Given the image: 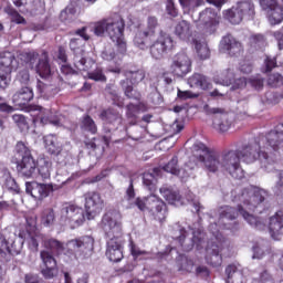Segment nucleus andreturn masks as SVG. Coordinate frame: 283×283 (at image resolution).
Listing matches in <instances>:
<instances>
[{
    "label": "nucleus",
    "instance_id": "nucleus-14",
    "mask_svg": "<svg viewBox=\"0 0 283 283\" xmlns=\"http://www.w3.org/2000/svg\"><path fill=\"white\" fill-rule=\"evenodd\" d=\"M156 30H158V18L148 17L146 30L138 31L135 34V45L139 48V50H147V48H149V43L156 39Z\"/></svg>",
    "mask_w": 283,
    "mask_h": 283
},
{
    "label": "nucleus",
    "instance_id": "nucleus-6",
    "mask_svg": "<svg viewBox=\"0 0 283 283\" xmlns=\"http://www.w3.org/2000/svg\"><path fill=\"white\" fill-rule=\"evenodd\" d=\"M15 156L20 158L17 166L20 176L23 178H32L36 171V161L32 156L30 146L24 142H18L15 145Z\"/></svg>",
    "mask_w": 283,
    "mask_h": 283
},
{
    "label": "nucleus",
    "instance_id": "nucleus-24",
    "mask_svg": "<svg viewBox=\"0 0 283 283\" xmlns=\"http://www.w3.org/2000/svg\"><path fill=\"white\" fill-rule=\"evenodd\" d=\"M270 235L273 240H280L283 235V212L279 211L270 217L269 222Z\"/></svg>",
    "mask_w": 283,
    "mask_h": 283
},
{
    "label": "nucleus",
    "instance_id": "nucleus-31",
    "mask_svg": "<svg viewBox=\"0 0 283 283\" xmlns=\"http://www.w3.org/2000/svg\"><path fill=\"white\" fill-rule=\"evenodd\" d=\"M188 85L189 87H197L199 90H209L211 87V80L203 74L193 73L188 78Z\"/></svg>",
    "mask_w": 283,
    "mask_h": 283
},
{
    "label": "nucleus",
    "instance_id": "nucleus-53",
    "mask_svg": "<svg viewBox=\"0 0 283 283\" xmlns=\"http://www.w3.org/2000/svg\"><path fill=\"white\" fill-rule=\"evenodd\" d=\"M39 57V53L34 51H24L20 54L21 61L24 63H30V65L34 64V61Z\"/></svg>",
    "mask_w": 283,
    "mask_h": 283
},
{
    "label": "nucleus",
    "instance_id": "nucleus-13",
    "mask_svg": "<svg viewBox=\"0 0 283 283\" xmlns=\"http://www.w3.org/2000/svg\"><path fill=\"white\" fill-rule=\"evenodd\" d=\"M219 24L220 17H218V12H216V10L207 8L199 13L197 28L200 32L206 34V36L213 34L218 30Z\"/></svg>",
    "mask_w": 283,
    "mask_h": 283
},
{
    "label": "nucleus",
    "instance_id": "nucleus-38",
    "mask_svg": "<svg viewBox=\"0 0 283 283\" xmlns=\"http://www.w3.org/2000/svg\"><path fill=\"white\" fill-rule=\"evenodd\" d=\"M35 70L41 78H48L52 74V69L50 67V62L48 61V53H42Z\"/></svg>",
    "mask_w": 283,
    "mask_h": 283
},
{
    "label": "nucleus",
    "instance_id": "nucleus-58",
    "mask_svg": "<svg viewBox=\"0 0 283 283\" xmlns=\"http://www.w3.org/2000/svg\"><path fill=\"white\" fill-rule=\"evenodd\" d=\"M265 43L266 40L262 34H255L251 36V45H253V48H264Z\"/></svg>",
    "mask_w": 283,
    "mask_h": 283
},
{
    "label": "nucleus",
    "instance_id": "nucleus-11",
    "mask_svg": "<svg viewBox=\"0 0 283 283\" xmlns=\"http://www.w3.org/2000/svg\"><path fill=\"white\" fill-rule=\"evenodd\" d=\"M192 64L193 62L191 61V56H189V52L187 49H182L171 57L170 72L178 78H185L187 74L191 73Z\"/></svg>",
    "mask_w": 283,
    "mask_h": 283
},
{
    "label": "nucleus",
    "instance_id": "nucleus-47",
    "mask_svg": "<svg viewBox=\"0 0 283 283\" xmlns=\"http://www.w3.org/2000/svg\"><path fill=\"white\" fill-rule=\"evenodd\" d=\"M140 114V108L136 104H128L126 106V118L129 120L130 125H136V119Z\"/></svg>",
    "mask_w": 283,
    "mask_h": 283
},
{
    "label": "nucleus",
    "instance_id": "nucleus-49",
    "mask_svg": "<svg viewBox=\"0 0 283 283\" xmlns=\"http://www.w3.org/2000/svg\"><path fill=\"white\" fill-rule=\"evenodd\" d=\"M136 191L134 190V181L130 179L129 186L126 189L125 200L128 202V209L136 207Z\"/></svg>",
    "mask_w": 283,
    "mask_h": 283
},
{
    "label": "nucleus",
    "instance_id": "nucleus-33",
    "mask_svg": "<svg viewBox=\"0 0 283 283\" xmlns=\"http://www.w3.org/2000/svg\"><path fill=\"white\" fill-rule=\"evenodd\" d=\"M237 10L241 13L243 19H253L255 17V4L251 0H242L235 4Z\"/></svg>",
    "mask_w": 283,
    "mask_h": 283
},
{
    "label": "nucleus",
    "instance_id": "nucleus-55",
    "mask_svg": "<svg viewBox=\"0 0 283 283\" xmlns=\"http://www.w3.org/2000/svg\"><path fill=\"white\" fill-rule=\"evenodd\" d=\"M230 85L231 90H244L247 87V77H238L235 75Z\"/></svg>",
    "mask_w": 283,
    "mask_h": 283
},
{
    "label": "nucleus",
    "instance_id": "nucleus-62",
    "mask_svg": "<svg viewBox=\"0 0 283 283\" xmlns=\"http://www.w3.org/2000/svg\"><path fill=\"white\" fill-rule=\"evenodd\" d=\"M277 181L273 188V191L276 196H280L283 191V170L277 172Z\"/></svg>",
    "mask_w": 283,
    "mask_h": 283
},
{
    "label": "nucleus",
    "instance_id": "nucleus-27",
    "mask_svg": "<svg viewBox=\"0 0 283 283\" xmlns=\"http://www.w3.org/2000/svg\"><path fill=\"white\" fill-rule=\"evenodd\" d=\"M164 171L177 176L180 180H186L189 178L190 174L185 168H178V157L174 156L167 165L163 167Z\"/></svg>",
    "mask_w": 283,
    "mask_h": 283
},
{
    "label": "nucleus",
    "instance_id": "nucleus-9",
    "mask_svg": "<svg viewBox=\"0 0 283 283\" xmlns=\"http://www.w3.org/2000/svg\"><path fill=\"white\" fill-rule=\"evenodd\" d=\"M135 206L139 211H151L159 222L167 218V205L156 195H149L146 198H137Z\"/></svg>",
    "mask_w": 283,
    "mask_h": 283
},
{
    "label": "nucleus",
    "instance_id": "nucleus-18",
    "mask_svg": "<svg viewBox=\"0 0 283 283\" xmlns=\"http://www.w3.org/2000/svg\"><path fill=\"white\" fill-rule=\"evenodd\" d=\"M260 6L265 11L271 25H280L283 21V7L277 0H260Z\"/></svg>",
    "mask_w": 283,
    "mask_h": 283
},
{
    "label": "nucleus",
    "instance_id": "nucleus-61",
    "mask_svg": "<svg viewBox=\"0 0 283 283\" xmlns=\"http://www.w3.org/2000/svg\"><path fill=\"white\" fill-rule=\"evenodd\" d=\"M249 83L252 87H254V90H262V87H264V78L260 75L251 77Z\"/></svg>",
    "mask_w": 283,
    "mask_h": 283
},
{
    "label": "nucleus",
    "instance_id": "nucleus-12",
    "mask_svg": "<svg viewBox=\"0 0 283 283\" xmlns=\"http://www.w3.org/2000/svg\"><path fill=\"white\" fill-rule=\"evenodd\" d=\"M150 55L156 61H160V59L165 57L167 52H171L174 50V38L166 32L160 31L157 39H154L149 44Z\"/></svg>",
    "mask_w": 283,
    "mask_h": 283
},
{
    "label": "nucleus",
    "instance_id": "nucleus-8",
    "mask_svg": "<svg viewBox=\"0 0 283 283\" xmlns=\"http://www.w3.org/2000/svg\"><path fill=\"white\" fill-rule=\"evenodd\" d=\"M59 221L70 229H78L85 222V212L77 205L64 203L60 210Z\"/></svg>",
    "mask_w": 283,
    "mask_h": 283
},
{
    "label": "nucleus",
    "instance_id": "nucleus-5",
    "mask_svg": "<svg viewBox=\"0 0 283 283\" xmlns=\"http://www.w3.org/2000/svg\"><path fill=\"white\" fill-rule=\"evenodd\" d=\"M189 230L176 223L174 227V239L178 241L182 251H191L195 247L198 251L205 249V238L207 234L201 228L193 230L188 227Z\"/></svg>",
    "mask_w": 283,
    "mask_h": 283
},
{
    "label": "nucleus",
    "instance_id": "nucleus-50",
    "mask_svg": "<svg viewBox=\"0 0 283 283\" xmlns=\"http://www.w3.org/2000/svg\"><path fill=\"white\" fill-rule=\"evenodd\" d=\"M177 269L178 271H191V269H193V261L185 255H180L177 259Z\"/></svg>",
    "mask_w": 283,
    "mask_h": 283
},
{
    "label": "nucleus",
    "instance_id": "nucleus-2",
    "mask_svg": "<svg viewBox=\"0 0 283 283\" xmlns=\"http://www.w3.org/2000/svg\"><path fill=\"white\" fill-rule=\"evenodd\" d=\"M264 196H266V191L260 189L254 186H248L242 189L238 196H234L233 202H239L238 210L230 206H223L219 209V221L218 223H210L209 231L212 233L214 241L211 240L208 242L206 247V262L210 264V266H222V242L220 240V228L233 230L238 227L235 223V218H238V213L242 216L244 220H247L250 227H254L259 231L264 229V222L260 221L255 216L251 213V211H255L262 202H264Z\"/></svg>",
    "mask_w": 283,
    "mask_h": 283
},
{
    "label": "nucleus",
    "instance_id": "nucleus-45",
    "mask_svg": "<svg viewBox=\"0 0 283 283\" xmlns=\"http://www.w3.org/2000/svg\"><path fill=\"white\" fill-rule=\"evenodd\" d=\"M226 19L232 23V25H240L244 17L240 13V10L234 6L226 11Z\"/></svg>",
    "mask_w": 283,
    "mask_h": 283
},
{
    "label": "nucleus",
    "instance_id": "nucleus-52",
    "mask_svg": "<svg viewBox=\"0 0 283 283\" xmlns=\"http://www.w3.org/2000/svg\"><path fill=\"white\" fill-rule=\"evenodd\" d=\"M180 6L186 10H193L195 8H200L205 3V0H179Z\"/></svg>",
    "mask_w": 283,
    "mask_h": 283
},
{
    "label": "nucleus",
    "instance_id": "nucleus-64",
    "mask_svg": "<svg viewBox=\"0 0 283 283\" xmlns=\"http://www.w3.org/2000/svg\"><path fill=\"white\" fill-rule=\"evenodd\" d=\"M166 12L169 17L176 18L178 17V9H176V4L174 0H167L166 2Z\"/></svg>",
    "mask_w": 283,
    "mask_h": 283
},
{
    "label": "nucleus",
    "instance_id": "nucleus-41",
    "mask_svg": "<svg viewBox=\"0 0 283 283\" xmlns=\"http://www.w3.org/2000/svg\"><path fill=\"white\" fill-rule=\"evenodd\" d=\"M80 127L82 132H87L88 134L93 135L98 132V126H96V122H94V119L90 115H84L81 118Z\"/></svg>",
    "mask_w": 283,
    "mask_h": 283
},
{
    "label": "nucleus",
    "instance_id": "nucleus-39",
    "mask_svg": "<svg viewBox=\"0 0 283 283\" xmlns=\"http://www.w3.org/2000/svg\"><path fill=\"white\" fill-rule=\"evenodd\" d=\"M44 238L45 235L41 233L28 232L25 240L30 251H33L34 253H36V251H39V242H42V245H43Z\"/></svg>",
    "mask_w": 283,
    "mask_h": 283
},
{
    "label": "nucleus",
    "instance_id": "nucleus-26",
    "mask_svg": "<svg viewBox=\"0 0 283 283\" xmlns=\"http://www.w3.org/2000/svg\"><path fill=\"white\" fill-rule=\"evenodd\" d=\"M34 98V91L30 86H24L20 88L17 93L12 96V103L18 105V107H23L33 101Z\"/></svg>",
    "mask_w": 283,
    "mask_h": 283
},
{
    "label": "nucleus",
    "instance_id": "nucleus-21",
    "mask_svg": "<svg viewBox=\"0 0 283 283\" xmlns=\"http://www.w3.org/2000/svg\"><path fill=\"white\" fill-rule=\"evenodd\" d=\"M221 50L228 52L230 56H240L243 52L242 43L238 41L233 35L228 34L222 38L220 42Z\"/></svg>",
    "mask_w": 283,
    "mask_h": 283
},
{
    "label": "nucleus",
    "instance_id": "nucleus-1",
    "mask_svg": "<svg viewBox=\"0 0 283 283\" xmlns=\"http://www.w3.org/2000/svg\"><path fill=\"white\" fill-rule=\"evenodd\" d=\"M280 147H283V124L276 129L271 130L259 143H248L238 150H228L217 154L209 150L202 142H197L192 146L197 160L201 163L206 171L209 174L228 171V174L237 180L244 178V170L240 167V160L247 165L259 160L265 171H271V167H273L275 163L273 151H277Z\"/></svg>",
    "mask_w": 283,
    "mask_h": 283
},
{
    "label": "nucleus",
    "instance_id": "nucleus-7",
    "mask_svg": "<svg viewBox=\"0 0 283 283\" xmlns=\"http://www.w3.org/2000/svg\"><path fill=\"white\" fill-rule=\"evenodd\" d=\"M92 251H94V238L91 235H83L66 242V254L75 260H87Z\"/></svg>",
    "mask_w": 283,
    "mask_h": 283
},
{
    "label": "nucleus",
    "instance_id": "nucleus-46",
    "mask_svg": "<svg viewBox=\"0 0 283 283\" xmlns=\"http://www.w3.org/2000/svg\"><path fill=\"white\" fill-rule=\"evenodd\" d=\"M195 48L197 51V54L201 61H207L209 59L211 51H209V46L205 42H200L198 40H193Z\"/></svg>",
    "mask_w": 283,
    "mask_h": 283
},
{
    "label": "nucleus",
    "instance_id": "nucleus-57",
    "mask_svg": "<svg viewBox=\"0 0 283 283\" xmlns=\"http://www.w3.org/2000/svg\"><path fill=\"white\" fill-rule=\"evenodd\" d=\"M17 78L22 85H28V83H30V71H28V69L20 70Z\"/></svg>",
    "mask_w": 283,
    "mask_h": 283
},
{
    "label": "nucleus",
    "instance_id": "nucleus-4",
    "mask_svg": "<svg viewBox=\"0 0 283 283\" xmlns=\"http://www.w3.org/2000/svg\"><path fill=\"white\" fill-rule=\"evenodd\" d=\"M124 30L125 20H123L120 15L116 14L113 18L97 22L94 28V33L96 36H103L106 32L113 43H116L117 50L123 53L127 52V43L123 38Z\"/></svg>",
    "mask_w": 283,
    "mask_h": 283
},
{
    "label": "nucleus",
    "instance_id": "nucleus-28",
    "mask_svg": "<svg viewBox=\"0 0 283 283\" xmlns=\"http://www.w3.org/2000/svg\"><path fill=\"white\" fill-rule=\"evenodd\" d=\"M94 63V60L87 57L86 51L73 54V65L78 72H88Z\"/></svg>",
    "mask_w": 283,
    "mask_h": 283
},
{
    "label": "nucleus",
    "instance_id": "nucleus-17",
    "mask_svg": "<svg viewBox=\"0 0 283 283\" xmlns=\"http://www.w3.org/2000/svg\"><path fill=\"white\" fill-rule=\"evenodd\" d=\"M84 200L87 220H94V218H96V216H98V213H101L105 207L103 198H101V193L96 191H90L84 193Z\"/></svg>",
    "mask_w": 283,
    "mask_h": 283
},
{
    "label": "nucleus",
    "instance_id": "nucleus-15",
    "mask_svg": "<svg viewBox=\"0 0 283 283\" xmlns=\"http://www.w3.org/2000/svg\"><path fill=\"white\" fill-rule=\"evenodd\" d=\"M125 76L126 78L120 82L125 96H127V98H140V93L134 91V86L132 85H138L142 81H145V70L126 71Z\"/></svg>",
    "mask_w": 283,
    "mask_h": 283
},
{
    "label": "nucleus",
    "instance_id": "nucleus-29",
    "mask_svg": "<svg viewBox=\"0 0 283 283\" xmlns=\"http://www.w3.org/2000/svg\"><path fill=\"white\" fill-rule=\"evenodd\" d=\"M174 32L175 36L180 39V41H189V39H191V34H193V32L191 31V23H189V21L186 20L179 21L175 25Z\"/></svg>",
    "mask_w": 283,
    "mask_h": 283
},
{
    "label": "nucleus",
    "instance_id": "nucleus-54",
    "mask_svg": "<svg viewBox=\"0 0 283 283\" xmlns=\"http://www.w3.org/2000/svg\"><path fill=\"white\" fill-rule=\"evenodd\" d=\"M88 78H91L92 81H101L102 83H105V81H107L105 73H103V69L101 67H97L93 72L88 73Z\"/></svg>",
    "mask_w": 283,
    "mask_h": 283
},
{
    "label": "nucleus",
    "instance_id": "nucleus-40",
    "mask_svg": "<svg viewBox=\"0 0 283 283\" xmlns=\"http://www.w3.org/2000/svg\"><path fill=\"white\" fill-rule=\"evenodd\" d=\"M45 149L49 154L56 155L61 154V145H59V138L54 135H46L44 137Z\"/></svg>",
    "mask_w": 283,
    "mask_h": 283
},
{
    "label": "nucleus",
    "instance_id": "nucleus-51",
    "mask_svg": "<svg viewBox=\"0 0 283 283\" xmlns=\"http://www.w3.org/2000/svg\"><path fill=\"white\" fill-rule=\"evenodd\" d=\"M4 12L11 17L12 23L25 24V18H23L21 14L18 13V11L13 8L8 7Z\"/></svg>",
    "mask_w": 283,
    "mask_h": 283
},
{
    "label": "nucleus",
    "instance_id": "nucleus-35",
    "mask_svg": "<svg viewBox=\"0 0 283 283\" xmlns=\"http://www.w3.org/2000/svg\"><path fill=\"white\" fill-rule=\"evenodd\" d=\"M38 169L39 176L42 180H50V176H52V161L48 158H40L35 166Z\"/></svg>",
    "mask_w": 283,
    "mask_h": 283
},
{
    "label": "nucleus",
    "instance_id": "nucleus-48",
    "mask_svg": "<svg viewBox=\"0 0 283 283\" xmlns=\"http://www.w3.org/2000/svg\"><path fill=\"white\" fill-rule=\"evenodd\" d=\"M55 220L56 216L53 209H46L42 212L41 224H43V227H53Z\"/></svg>",
    "mask_w": 283,
    "mask_h": 283
},
{
    "label": "nucleus",
    "instance_id": "nucleus-32",
    "mask_svg": "<svg viewBox=\"0 0 283 283\" xmlns=\"http://www.w3.org/2000/svg\"><path fill=\"white\" fill-rule=\"evenodd\" d=\"M160 195L169 205H174L175 207H182L185 202L182 201V197H180V193L167 188V187H161L159 189Z\"/></svg>",
    "mask_w": 283,
    "mask_h": 283
},
{
    "label": "nucleus",
    "instance_id": "nucleus-44",
    "mask_svg": "<svg viewBox=\"0 0 283 283\" xmlns=\"http://www.w3.org/2000/svg\"><path fill=\"white\" fill-rule=\"evenodd\" d=\"M235 76V72L232 69H228L223 71L219 77L214 78V83H217L218 85H226L227 87H229V85L233 83Z\"/></svg>",
    "mask_w": 283,
    "mask_h": 283
},
{
    "label": "nucleus",
    "instance_id": "nucleus-10",
    "mask_svg": "<svg viewBox=\"0 0 283 283\" xmlns=\"http://www.w3.org/2000/svg\"><path fill=\"white\" fill-rule=\"evenodd\" d=\"M203 109L208 116H214L213 127L218 132H229L233 127L235 114L229 113L222 107H211L209 105H205Z\"/></svg>",
    "mask_w": 283,
    "mask_h": 283
},
{
    "label": "nucleus",
    "instance_id": "nucleus-42",
    "mask_svg": "<svg viewBox=\"0 0 283 283\" xmlns=\"http://www.w3.org/2000/svg\"><path fill=\"white\" fill-rule=\"evenodd\" d=\"M36 90L41 94V96H44L45 98H52V96H55L59 92L56 86L52 84H45L41 81H38Z\"/></svg>",
    "mask_w": 283,
    "mask_h": 283
},
{
    "label": "nucleus",
    "instance_id": "nucleus-63",
    "mask_svg": "<svg viewBox=\"0 0 283 283\" xmlns=\"http://www.w3.org/2000/svg\"><path fill=\"white\" fill-rule=\"evenodd\" d=\"M4 186L10 191L19 192V185L17 184V180H14V178H12L10 175L7 176L6 181H4Z\"/></svg>",
    "mask_w": 283,
    "mask_h": 283
},
{
    "label": "nucleus",
    "instance_id": "nucleus-30",
    "mask_svg": "<svg viewBox=\"0 0 283 283\" xmlns=\"http://www.w3.org/2000/svg\"><path fill=\"white\" fill-rule=\"evenodd\" d=\"M0 70L7 74H12L17 70V57L11 52L0 54Z\"/></svg>",
    "mask_w": 283,
    "mask_h": 283
},
{
    "label": "nucleus",
    "instance_id": "nucleus-3",
    "mask_svg": "<svg viewBox=\"0 0 283 283\" xmlns=\"http://www.w3.org/2000/svg\"><path fill=\"white\" fill-rule=\"evenodd\" d=\"M101 229L105 233L106 258L111 262L123 260V216L118 211H108L102 217Z\"/></svg>",
    "mask_w": 283,
    "mask_h": 283
},
{
    "label": "nucleus",
    "instance_id": "nucleus-25",
    "mask_svg": "<svg viewBox=\"0 0 283 283\" xmlns=\"http://www.w3.org/2000/svg\"><path fill=\"white\" fill-rule=\"evenodd\" d=\"M34 112H38V114H35L33 120L34 123H40L42 125H48V123H50L51 125H54L55 127H61V125H63L61 123V117H56V118H53L52 114L50 111L41 107V106H34Z\"/></svg>",
    "mask_w": 283,
    "mask_h": 283
},
{
    "label": "nucleus",
    "instance_id": "nucleus-43",
    "mask_svg": "<svg viewBox=\"0 0 283 283\" xmlns=\"http://www.w3.org/2000/svg\"><path fill=\"white\" fill-rule=\"evenodd\" d=\"M156 176H160V168H154L153 172H145L143 182L148 191H154L156 187Z\"/></svg>",
    "mask_w": 283,
    "mask_h": 283
},
{
    "label": "nucleus",
    "instance_id": "nucleus-59",
    "mask_svg": "<svg viewBox=\"0 0 283 283\" xmlns=\"http://www.w3.org/2000/svg\"><path fill=\"white\" fill-rule=\"evenodd\" d=\"M10 74L7 71L0 69V90H6L10 85Z\"/></svg>",
    "mask_w": 283,
    "mask_h": 283
},
{
    "label": "nucleus",
    "instance_id": "nucleus-36",
    "mask_svg": "<svg viewBox=\"0 0 283 283\" xmlns=\"http://www.w3.org/2000/svg\"><path fill=\"white\" fill-rule=\"evenodd\" d=\"M227 283H244L242 272L238 270V265L230 264L226 268Z\"/></svg>",
    "mask_w": 283,
    "mask_h": 283
},
{
    "label": "nucleus",
    "instance_id": "nucleus-23",
    "mask_svg": "<svg viewBox=\"0 0 283 283\" xmlns=\"http://www.w3.org/2000/svg\"><path fill=\"white\" fill-rule=\"evenodd\" d=\"M119 53H115L112 49H105L102 52V59L104 61H111L114 63L115 67H109V72H113L114 74H120V65H123V54L125 52H120V49H118Z\"/></svg>",
    "mask_w": 283,
    "mask_h": 283
},
{
    "label": "nucleus",
    "instance_id": "nucleus-37",
    "mask_svg": "<svg viewBox=\"0 0 283 283\" xmlns=\"http://www.w3.org/2000/svg\"><path fill=\"white\" fill-rule=\"evenodd\" d=\"M42 247L46 251H51V253H63L65 251V244L63 242L50 237H44Z\"/></svg>",
    "mask_w": 283,
    "mask_h": 283
},
{
    "label": "nucleus",
    "instance_id": "nucleus-16",
    "mask_svg": "<svg viewBox=\"0 0 283 283\" xmlns=\"http://www.w3.org/2000/svg\"><path fill=\"white\" fill-rule=\"evenodd\" d=\"M63 185H65V181L60 186L32 181L25 184V191L29 196H32L34 200H44V198H48L53 191H59Z\"/></svg>",
    "mask_w": 283,
    "mask_h": 283
},
{
    "label": "nucleus",
    "instance_id": "nucleus-34",
    "mask_svg": "<svg viewBox=\"0 0 283 283\" xmlns=\"http://www.w3.org/2000/svg\"><path fill=\"white\" fill-rule=\"evenodd\" d=\"M9 253L10 255H19L21 253V245L17 247V243L8 241L6 235L0 233V254Z\"/></svg>",
    "mask_w": 283,
    "mask_h": 283
},
{
    "label": "nucleus",
    "instance_id": "nucleus-20",
    "mask_svg": "<svg viewBox=\"0 0 283 283\" xmlns=\"http://www.w3.org/2000/svg\"><path fill=\"white\" fill-rule=\"evenodd\" d=\"M40 258L45 266L42 270V275L45 280H52V277H56L59 275V269H56V259L54 255L46 250L40 252Z\"/></svg>",
    "mask_w": 283,
    "mask_h": 283
},
{
    "label": "nucleus",
    "instance_id": "nucleus-60",
    "mask_svg": "<svg viewBox=\"0 0 283 283\" xmlns=\"http://www.w3.org/2000/svg\"><path fill=\"white\" fill-rule=\"evenodd\" d=\"M177 96L180 98V101H189V98H198V94L191 92V91H181L178 88Z\"/></svg>",
    "mask_w": 283,
    "mask_h": 283
},
{
    "label": "nucleus",
    "instance_id": "nucleus-19",
    "mask_svg": "<svg viewBox=\"0 0 283 283\" xmlns=\"http://www.w3.org/2000/svg\"><path fill=\"white\" fill-rule=\"evenodd\" d=\"M101 120H103L104 125H112L113 127L109 128L107 126H104L105 134H111L113 129H118L120 125H123V116L118 111L114 108H107L102 111L99 114Z\"/></svg>",
    "mask_w": 283,
    "mask_h": 283
},
{
    "label": "nucleus",
    "instance_id": "nucleus-22",
    "mask_svg": "<svg viewBox=\"0 0 283 283\" xmlns=\"http://www.w3.org/2000/svg\"><path fill=\"white\" fill-rule=\"evenodd\" d=\"M87 28H82L75 31V34L80 38H73L70 41V50L74 54H83L85 52V43L90 41V35H87Z\"/></svg>",
    "mask_w": 283,
    "mask_h": 283
},
{
    "label": "nucleus",
    "instance_id": "nucleus-56",
    "mask_svg": "<svg viewBox=\"0 0 283 283\" xmlns=\"http://www.w3.org/2000/svg\"><path fill=\"white\" fill-rule=\"evenodd\" d=\"M280 84H283V76L280 73H274L269 76L268 85L270 87H277Z\"/></svg>",
    "mask_w": 283,
    "mask_h": 283
}]
</instances>
